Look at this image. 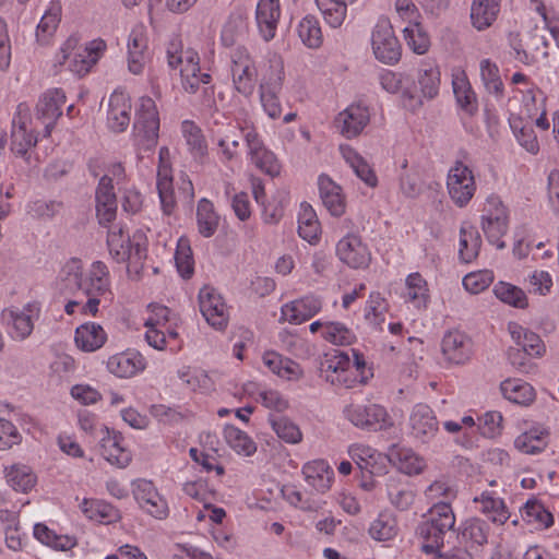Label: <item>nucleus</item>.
I'll list each match as a JSON object with an SVG mask.
<instances>
[{"mask_svg": "<svg viewBox=\"0 0 559 559\" xmlns=\"http://www.w3.org/2000/svg\"><path fill=\"white\" fill-rule=\"evenodd\" d=\"M247 146V157L250 163L263 174L277 177L282 171V164L274 152L265 146L260 134L251 128L243 135Z\"/></svg>", "mask_w": 559, "mask_h": 559, "instance_id": "obj_14", "label": "nucleus"}, {"mask_svg": "<svg viewBox=\"0 0 559 559\" xmlns=\"http://www.w3.org/2000/svg\"><path fill=\"white\" fill-rule=\"evenodd\" d=\"M107 247L116 262L127 263L130 277L140 276L147 252V239L142 230L129 234L123 227L115 225L108 231Z\"/></svg>", "mask_w": 559, "mask_h": 559, "instance_id": "obj_2", "label": "nucleus"}, {"mask_svg": "<svg viewBox=\"0 0 559 559\" xmlns=\"http://www.w3.org/2000/svg\"><path fill=\"white\" fill-rule=\"evenodd\" d=\"M150 60L148 40L143 24L134 25L127 38V66L132 74H141Z\"/></svg>", "mask_w": 559, "mask_h": 559, "instance_id": "obj_21", "label": "nucleus"}, {"mask_svg": "<svg viewBox=\"0 0 559 559\" xmlns=\"http://www.w3.org/2000/svg\"><path fill=\"white\" fill-rule=\"evenodd\" d=\"M442 426L444 431L452 436L453 442L456 445L466 450L477 447V420L471 412L465 413L460 419L444 420Z\"/></svg>", "mask_w": 559, "mask_h": 559, "instance_id": "obj_32", "label": "nucleus"}, {"mask_svg": "<svg viewBox=\"0 0 559 559\" xmlns=\"http://www.w3.org/2000/svg\"><path fill=\"white\" fill-rule=\"evenodd\" d=\"M501 394L513 404L531 405L536 399L535 389L526 381L518 378H509L500 383Z\"/></svg>", "mask_w": 559, "mask_h": 559, "instance_id": "obj_50", "label": "nucleus"}, {"mask_svg": "<svg viewBox=\"0 0 559 559\" xmlns=\"http://www.w3.org/2000/svg\"><path fill=\"white\" fill-rule=\"evenodd\" d=\"M297 35L301 43L310 48L317 49L323 43V34L319 20L311 14L304 16L297 24Z\"/></svg>", "mask_w": 559, "mask_h": 559, "instance_id": "obj_63", "label": "nucleus"}, {"mask_svg": "<svg viewBox=\"0 0 559 559\" xmlns=\"http://www.w3.org/2000/svg\"><path fill=\"white\" fill-rule=\"evenodd\" d=\"M500 10V0H474L471 8V20L478 31L489 27Z\"/></svg>", "mask_w": 559, "mask_h": 559, "instance_id": "obj_60", "label": "nucleus"}, {"mask_svg": "<svg viewBox=\"0 0 559 559\" xmlns=\"http://www.w3.org/2000/svg\"><path fill=\"white\" fill-rule=\"evenodd\" d=\"M367 533L373 542L391 546L401 533L397 515L390 509H382L369 522Z\"/></svg>", "mask_w": 559, "mask_h": 559, "instance_id": "obj_26", "label": "nucleus"}, {"mask_svg": "<svg viewBox=\"0 0 559 559\" xmlns=\"http://www.w3.org/2000/svg\"><path fill=\"white\" fill-rule=\"evenodd\" d=\"M480 228L489 243L497 249L506 248L503 237L509 229V213L499 195L490 194L485 199L480 215Z\"/></svg>", "mask_w": 559, "mask_h": 559, "instance_id": "obj_7", "label": "nucleus"}, {"mask_svg": "<svg viewBox=\"0 0 559 559\" xmlns=\"http://www.w3.org/2000/svg\"><path fill=\"white\" fill-rule=\"evenodd\" d=\"M225 442L238 455L251 456L257 451L252 438L234 425H226L223 430Z\"/></svg>", "mask_w": 559, "mask_h": 559, "instance_id": "obj_62", "label": "nucleus"}, {"mask_svg": "<svg viewBox=\"0 0 559 559\" xmlns=\"http://www.w3.org/2000/svg\"><path fill=\"white\" fill-rule=\"evenodd\" d=\"M107 50V43L103 38H94L82 45L79 41L78 60L72 61L71 73L84 76L98 63Z\"/></svg>", "mask_w": 559, "mask_h": 559, "instance_id": "obj_35", "label": "nucleus"}, {"mask_svg": "<svg viewBox=\"0 0 559 559\" xmlns=\"http://www.w3.org/2000/svg\"><path fill=\"white\" fill-rule=\"evenodd\" d=\"M343 415L355 427L371 431L384 430L393 425L386 409L378 404L350 403L344 407Z\"/></svg>", "mask_w": 559, "mask_h": 559, "instance_id": "obj_13", "label": "nucleus"}, {"mask_svg": "<svg viewBox=\"0 0 559 559\" xmlns=\"http://www.w3.org/2000/svg\"><path fill=\"white\" fill-rule=\"evenodd\" d=\"M508 331L513 342L521 347L526 355L535 358L545 355L546 346L538 334L523 328L516 322H510L508 324Z\"/></svg>", "mask_w": 559, "mask_h": 559, "instance_id": "obj_44", "label": "nucleus"}, {"mask_svg": "<svg viewBox=\"0 0 559 559\" xmlns=\"http://www.w3.org/2000/svg\"><path fill=\"white\" fill-rule=\"evenodd\" d=\"M247 130L237 123L227 122L217 126L213 131V142L217 146V156L223 164L227 165L238 157L241 132L245 133Z\"/></svg>", "mask_w": 559, "mask_h": 559, "instance_id": "obj_25", "label": "nucleus"}, {"mask_svg": "<svg viewBox=\"0 0 559 559\" xmlns=\"http://www.w3.org/2000/svg\"><path fill=\"white\" fill-rule=\"evenodd\" d=\"M219 216L214 210L213 203L207 199H201L197 206L198 231L204 238L212 237L218 227Z\"/></svg>", "mask_w": 559, "mask_h": 559, "instance_id": "obj_64", "label": "nucleus"}, {"mask_svg": "<svg viewBox=\"0 0 559 559\" xmlns=\"http://www.w3.org/2000/svg\"><path fill=\"white\" fill-rule=\"evenodd\" d=\"M336 257L350 269H366L371 261V252L361 238L355 234L342 237L335 247Z\"/></svg>", "mask_w": 559, "mask_h": 559, "instance_id": "obj_19", "label": "nucleus"}, {"mask_svg": "<svg viewBox=\"0 0 559 559\" xmlns=\"http://www.w3.org/2000/svg\"><path fill=\"white\" fill-rule=\"evenodd\" d=\"M148 316L145 319L146 329L144 338L152 348L177 353L181 349L182 341L179 336V317L168 307L159 304L147 306Z\"/></svg>", "mask_w": 559, "mask_h": 559, "instance_id": "obj_3", "label": "nucleus"}, {"mask_svg": "<svg viewBox=\"0 0 559 559\" xmlns=\"http://www.w3.org/2000/svg\"><path fill=\"white\" fill-rule=\"evenodd\" d=\"M131 98L122 90H115L108 99L106 123L110 131L120 133L127 130L131 120Z\"/></svg>", "mask_w": 559, "mask_h": 559, "instance_id": "obj_30", "label": "nucleus"}, {"mask_svg": "<svg viewBox=\"0 0 559 559\" xmlns=\"http://www.w3.org/2000/svg\"><path fill=\"white\" fill-rule=\"evenodd\" d=\"M455 524V515L449 502L435 503L428 518L418 527V535L423 539L421 550L425 554H438L443 547L444 535Z\"/></svg>", "mask_w": 559, "mask_h": 559, "instance_id": "obj_4", "label": "nucleus"}, {"mask_svg": "<svg viewBox=\"0 0 559 559\" xmlns=\"http://www.w3.org/2000/svg\"><path fill=\"white\" fill-rule=\"evenodd\" d=\"M3 475L5 484L15 492L28 493L37 484V475L34 469L23 463L4 466Z\"/></svg>", "mask_w": 559, "mask_h": 559, "instance_id": "obj_41", "label": "nucleus"}, {"mask_svg": "<svg viewBox=\"0 0 559 559\" xmlns=\"http://www.w3.org/2000/svg\"><path fill=\"white\" fill-rule=\"evenodd\" d=\"M58 278L68 286H75L86 298L84 302L70 300L64 306L67 314L79 311L82 316L97 317L114 299L110 271L100 260L85 267L80 259L72 258L62 264Z\"/></svg>", "mask_w": 559, "mask_h": 559, "instance_id": "obj_1", "label": "nucleus"}, {"mask_svg": "<svg viewBox=\"0 0 559 559\" xmlns=\"http://www.w3.org/2000/svg\"><path fill=\"white\" fill-rule=\"evenodd\" d=\"M103 437L99 442L102 456L111 465L123 468L131 460V452L124 447V439L119 431L102 428Z\"/></svg>", "mask_w": 559, "mask_h": 559, "instance_id": "obj_29", "label": "nucleus"}, {"mask_svg": "<svg viewBox=\"0 0 559 559\" xmlns=\"http://www.w3.org/2000/svg\"><path fill=\"white\" fill-rule=\"evenodd\" d=\"M40 316V307L27 302L22 307H9L1 312V322L8 336L13 341H24L31 336L35 322Z\"/></svg>", "mask_w": 559, "mask_h": 559, "instance_id": "obj_10", "label": "nucleus"}, {"mask_svg": "<svg viewBox=\"0 0 559 559\" xmlns=\"http://www.w3.org/2000/svg\"><path fill=\"white\" fill-rule=\"evenodd\" d=\"M286 79L283 57L269 51L259 64L258 91H282Z\"/></svg>", "mask_w": 559, "mask_h": 559, "instance_id": "obj_24", "label": "nucleus"}, {"mask_svg": "<svg viewBox=\"0 0 559 559\" xmlns=\"http://www.w3.org/2000/svg\"><path fill=\"white\" fill-rule=\"evenodd\" d=\"M473 342L459 330L448 331L441 340V354L449 365H465L473 357Z\"/></svg>", "mask_w": 559, "mask_h": 559, "instance_id": "obj_22", "label": "nucleus"}, {"mask_svg": "<svg viewBox=\"0 0 559 559\" xmlns=\"http://www.w3.org/2000/svg\"><path fill=\"white\" fill-rule=\"evenodd\" d=\"M481 247V238L477 228L468 223L463 222L459 231V258L464 263L473 262L479 254Z\"/></svg>", "mask_w": 559, "mask_h": 559, "instance_id": "obj_46", "label": "nucleus"}, {"mask_svg": "<svg viewBox=\"0 0 559 559\" xmlns=\"http://www.w3.org/2000/svg\"><path fill=\"white\" fill-rule=\"evenodd\" d=\"M340 152L345 163L366 186L369 188L378 186V177L373 168L355 148L344 144L340 146Z\"/></svg>", "mask_w": 559, "mask_h": 559, "instance_id": "obj_45", "label": "nucleus"}, {"mask_svg": "<svg viewBox=\"0 0 559 559\" xmlns=\"http://www.w3.org/2000/svg\"><path fill=\"white\" fill-rule=\"evenodd\" d=\"M131 488L134 501L143 513L158 521L169 516L168 500L152 480L144 478L133 480Z\"/></svg>", "mask_w": 559, "mask_h": 559, "instance_id": "obj_12", "label": "nucleus"}, {"mask_svg": "<svg viewBox=\"0 0 559 559\" xmlns=\"http://www.w3.org/2000/svg\"><path fill=\"white\" fill-rule=\"evenodd\" d=\"M297 231L299 237L311 246H317L321 240L322 228L317 212L307 202L299 205L297 214Z\"/></svg>", "mask_w": 559, "mask_h": 559, "instance_id": "obj_42", "label": "nucleus"}, {"mask_svg": "<svg viewBox=\"0 0 559 559\" xmlns=\"http://www.w3.org/2000/svg\"><path fill=\"white\" fill-rule=\"evenodd\" d=\"M79 509L86 520L103 525L117 523L122 518L117 507L103 499L83 498Z\"/></svg>", "mask_w": 559, "mask_h": 559, "instance_id": "obj_36", "label": "nucleus"}, {"mask_svg": "<svg viewBox=\"0 0 559 559\" xmlns=\"http://www.w3.org/2000/svg\"><path fill=\"white\" fill-rule=\"evenodd\" d=\"M354 360L349 361V366L345 368L337 385L345 388H354L358 384L366 383L371 377L370 368L366 366V361L361 355L353 350Z\"/></svg>", "mask_w": 559, "mask_h": 559, "instance_id": "obj_61", "label": "nucleus"}, {"mask_svg": "<svg viewBox=\"0 0 559 559\" xmlns=\"http://www.w3.org/2000/svg\"><path fill=\"white\" fill-rule=\"evenodd\" d=\"M379 82L385 92L399 94L405 107L414 109L421 105L417 88L411 84L408 75L385 69L379 74Z\"/></svg>", "mask_w": 559, "mask_h": 559, "instance_id": "obj_23", "label": "nucleus"}, {"mask_svg": "<svg viewBox=\"0 0 559 559\" xmlns=\"http://www.w3.org/2000/svg\"><path fill=\"white\" fill-rule=\"evenodd\" d=\"M479 76L486 92L496 98H501L504 92V85L498 64L489 59L479 60Z\"/></svg>", "mask_w": 559, "mask_h": 559, "instance_id": "obj_56", "label": "nucleus"}, {"mask_svg": "<svg viewBox=\"0 0 559 559\" xmlns=\"http://www.w3.org/2000/svg\"><path fill=\"white\" fill-rule=\"evenodd\" d=\"M282 10L280 0H258L255 23L261 38L269 43L275 38Z\"/></svg>", "mask_w": 559, "mask_h": 559, "instance_id": "obj_34", "label": "nucleus"}, {"mask_svg": "<svg viewBox=\"0 0 559 559\" xmlns=\"http://www.w3.org/2000/svg\"><path fill=\"white\" fill-rule=\"evenodd\" d=\"M229 72L233 88L246 98L252 97L257 88L259 66L247 48L238 47L231 52Z\"/></svg>", "mask_w": 559, "mask_h": 559, "instance_id": "obj_8", "label": "nucleus"}, {"mask_svg": "<svg viewBox=\"0 0 559 559\" xmlns=\"http://www.w3.org/2000/svg\"><path fill=\"white\" fill-rule=\"evenodd\" d=\"M522 520L537 530H545L554 524L552 514L537 499H528L520 510Z\"/></svg>", "mask_w": 559, "mask_h": 559, "instance_id": "obj_59", "label": "nucleus"}, {"mask_svg": "<svg viewBox=\"0 0 559 559\" xmlns=\"http://www.w3.org/2000/svg\"><path fill=\"white\" fill-rule=\"evenodd\" d=\"M66 94L60 88H49L39 97L36 105V117L45 126V135H50L56 121L62 115Z\"/></svg>", "mask_w": 559, "mask_h": 559, "instance_id": "obj_27", "label": "nucleus"}, {"mask_svg": "<svg viewBox=\"0 0 559 559\" xmlns=\"http://www.w3.org/2000/svg\"><path fill=\"white\" fill-rule=\"evenodd\" d=\"M159 114L153 98L142 96L135 105L133 141L139 157L155 148L158 141Z\"/></svg>", "mask_w": 559, "mask_h": 559, "instance_id": "obj_5", "label": "nucleus"}, {"mask_svg": "<svg viewBox=\"0 0 559 559\" xmlns=\"http://www.w3.org/2000/svg\"><path fill=\"white\" fill-rule=\"evenodd\" d=\"M304 479L317 493H326L334 481V471L330 464L321 459L312 460L302 466Z\"/></svg>", "mask_w": 559, "mask_h": 559, "instance_id": "obj_38", "label": "nucleus"}, {"mask_svg": "<svg viewBox=\"0 0 559 559\" xmlns=\"http://www.w3.org/2000/svg\"><path fill=\"white\" fill-rule=\"evenodd\" d=\"M476 509L493 524L502 525L509 518L510 512L500 497L491 491H484L473 499Z\"/></svg>", "mask_w": 559, "mask_h": 559, "instance_id": "obj_43", "label": "nucleus"}, {"mask_svg": "<svg viewBox=\"0 0 559 559\" xmlns=\"http://www.w3.org/2000/svg\"><path fill=\"white\" fill-rule=\"evenodd\" d=\"M169 155L170 153L167 147L159 148V165L157 168L156 187L159 195L160 207L165 215H171L176 207L171 168L168 163Z\"/></svg>", "mask_w": 559, "mask_h": 559, "instance_id": "obj_28", "label": "nucleus"}, {"mask_svg": "<svg viewBox=\"0 0 559 559\" xmlns=\"http://www.w3.org/2000/svg\"><path fill=\"white\" fill-rule=\"evenodd\" d=\"M348 454L359 468L372 475L386 473L390 463L389 453L383 454L370 445L356 443L348 448Z\"/></svg>", "mask_w": 559, "mask_h": 559, "instance_id": "obj_33", "label": "nucleus"}, {"mask_svg": "<svg viewBox=\"0 0 559 559\" xmlns=\"http://www.w3.org/2000/svg\"><path fill=\"white\" fill-rule=\"evenodd\" d=\"M447 191L457 207L467 206L477 191L473 169L461 160L455 162L448 170Z\"/></svg>", "mask_w": 559, "mask_h": 559, "instance_id": "obj_11", "label": "nucleus"}, {"mask_svg": "<svg viewBox=\"0 0 559 559\" xmlns=\"http://www.w3.org/2000/svg\"><path fill=\"white\" fill-rule=\"evenodd\" d=\"M33 535L40 544L59 551L70 550L78 544L74 536L68 534L59 535L45 523H36L33 527Z\"/></svg>", "mask_w": 559, "mask_h": 559, "instance_id": "obj_55", "label": "nucleus"}, {"mask_svg": "<svg viewBox=\"0 0 559 559\" xmlns=\"http://www.w3.org/2000/svg\"><path fill=\"white\" fill-rule=\"evenodd\" d=\"M117 213V201L114 187L108 177L100 178L96 190V215L100 224L112 222Z\"/></svg>", "mask_w": 559, "mask_h": 559, "instance_id": "obj_48", "label": "nucleus"}, {"mask_svg": "<svg viewBox=\"0 0 559 559\" xmlns=\"http://www.w3.org/2000/svg\"><path fill=\"white\" fill-rule=\"evenodd\" d=\"M108 335L102 324L87 321L74 331V345L83 353H95L107 342Z\"/></svg>", "mask_w": 559, "mask_h": 559, "instance_id": "obj_39", "label": "nucleus"}, {"mask_svg": "<svg viewBox=\"0 0 559 559\" xmlns=\"http://www.w3.org/2000/svg\"><path fill=\"white\" fill-rule=\"evenodd\" d=\"M417 88V95L423 102V98H433L437 96L440 86V71L437 64L432 62H425L417 71V80L411 81Z\"/></svg>", "mask_w": 559, "mask_h": 559, "instance_id": "obj_49", "label": "nucleus"}, {"mask_svg": "<svg viewBox=\"0 0 559 559\" xmlns=\"http://www.w3.org/2000/svg\"><path fill=\"white\" fill-rule=\"evenodd\" d=\"M37 136L34 133L32 121L26 109L19 107L12 121L11 151L15 156L22 157L28 165H33L31 150L36 145Z\"/></svg>", "mask_w": 559, "mask_h": 559, "instance_id": "obj_15", "label": "nucleus"}, {"mask_svg": "<svg viewBox=\"0 0 559 559\" xmlns=\"http://www.w3.org/2000/svg\"><path fill=\"white\" fill-rule=\"evenodd\" d=\"M390 463L407 476L421 474L427 464L426 460L411 448L393 445L389 450Z\"/></svg>", "mask_w": 559, "mask_h": 559, "instance_id": "obj_40", "label": "nucleus"}, {"mask_svg": "<svg viewBox=\"0 0 559 559\" xmlns=\"http://www.w3.org/2000/svg\"><path fill=\"white\" fill-rule=\"evenodd\" d=\"M548 430L543 426H533L514 440L515 448L525 454L543 452L548 444Z\"/></svg>", "mask_w": 559, "mask_h": 559, "instance_id": "obj_54", "label": "nucleus"}, {"mask_svg": "<svg viewBox=\"0 0 559 559\" xmlns=\"http://www.w3.org/2000/svg\"><path fill=\"white\" fill-rule=\"evenodd\" d=\"M318 188L326 211L332 216H343L346 212V197L343 188L325 174L318 177Z\"/></svg>", "mask_w": 559, "mask_h": 559, "instance_id": "obj_37", "label": "nucleus"}, {"mask_svg": "<svg viewBox=\"0 0 559 559\" xmlns=\"http://www.w3.org/2000/svg\"><path fill=\"white\" fill-rule=\"evenodd\" d=\"M409 435L421 443L429 442L439 431L435 411L425 403L415 404L408 416Z\"/></svg>", "mask_w": 559, "mask_h": 559, "instance_id": "obj_18", "label": "nucleus"}, {"mask_svg": "<svg viewBox=\"0 0 559 559\" xmlns=\"http://www.w3.org/2000/svg\"><path fill=\"white\" fill-rule=\"evenodd\" d=\"M357 0H314L325 25L337 29L343 26L347 19L348 7Z\"/></svg>", "mask_w": 559, "mask_h": 559, "instance_id": "obj_47", "label": "nucleus"}, {"mask_svg": "<svg viewBox=\"0 0 559 559\" xmlns=\"http://www.w3.org/2000/svg\"><path fill=\"white\" fill-rule=\"evenodd\" d=\"M370 122L369 107L355 102L343 109L335 118V126L346 139L357 138Z\"/></svg>", "mask_w": 559, "mask_h": 559, "instance_id": "obj_20", "label": "nucleus"}, {"mask_svg": "<svg viewBox=\"0 0 559 559\" xmlns=\"http://www.w3.org/2000/svg\"><path fill=\"white\" fill-rule=\"evenodd\" d=\"M106 370L118 379H131L141 374L147 367L144 355L135 348L115 353L105 361Z\"/></svg>", "mask_w": 559, "mask_h": 559, "instance_id": "obj_16", "label": "nucleus"}, {"mask_svg": "<svg viewBox=\"0 0 559 559\" xmlns=\"http://www.w3.org/2000/svg\"><path fill=\"white\" fill-rule=\"evenodd\" d=\"M370 47L373 57L381 63L395 64L402 56V46L389 17L381 15L370 32Z\"/></svg>", "mask_w": 559, "mask_h": 559, "instance_id": "obj_9", "label": "nucleus"}, {"mask_svg": "<svg viewBox=\"0 0 559 559\" xmlns=\"http://www.w3.org/2000/svg\"><path fill=\"white\" fill-rule=\"evenodd\" d=\"M386 496L389 502L401 511L409 509L415 500V492L411 485L393 476L388 478Z\"/></svg>", "mask_w": 559, "mask_h": 559, "instance_id": "obj_57", "label": "nucleus"}, {"mask_svg": "<svg viewBox=\"0 0 559 559\" xmlns=\"http://www.w3.org/2000/svg\"><path fill=\"white\" fill-rule=\"evenodd\" d=\"M323 307V301L314 295H307L292 300L281 307V320L290 324H300L316 314Z\"/></svg>", "mask_w": 559, "mask_h": 559, "instance_id": "obj_31", "label": "nucleus"}, {"mask_svg": "<svg viewBox=\"0 0 559 559\" xmlns=\"http://www.w3.org/2000/svg\"><path fill=\"white\" fill-rule=\"evenodd\" d=\"M451 78L457 105L467 112H473L476 109V94L472 88L465 70L462 68L452 69Z\"/></svg>", "mask_w": 559, "mask_h": 559, "instance_id": "obj_51", "label": "nucleus"}, {"mask_svg": "<svg viewBox=\"0 0 559 559\" xmlns=\"http://www.w3.org/2000/svg\"><path fill=\"white\" fill-rule=\"evenodd\" d=\"M177 377L190 391L207 394L214 390V381L209 373L198 367L182 366L177 370Z\"/></svg>", "mask_w": 559, "mask_h": 559, "instance_id": "obj_53", "label": "nucleus"}, {"mask_svg": "<svg viewBox=\"0 0 559 559\" xmlns=\"http://www.w3.org/2000/svg\"><path fill=\"white\" fill-rule=\"evenodd\" d=\"M167 61L171 69L179 70L181 86L187 93L194 94L211 81V75L201 70L200 57L194 49H168Z\"/></svg>", "mask_w": 559, "mask_h": 559, "instance_id": "obj_6", "label": "nucleus"}, {"mask_svg": "<svg viewBox=\"0 0 559 559\" xmlns=\"http://www.w3.org/2000/svg\"><path fill=\"white\" fill-rule=\"evenodd\" d=\"M404 299L417 309H426L430 300V293L427 281L424 276L414 272L405 278Z\"/></svg>", "mask_w": 559, "mask_h": 559, "instance_id": "obj_52", "label": "nucleus"}, {"mask_svg": "<svg viewBox=\"0 0 559 559\" xmlns=\"http://www.w3.org/2000/svg\"><path fill=\"white\" fill-rule=\"evenodd\" d=\"M492 294L499 301L512 308L526 309L530 305L524 289L506 281H498L492 287Z\"/></svg>", "mask_w": 559, "mask_h": 559, "instance_id": "obj_58", "label": "nucleus"}, {"mask_svg": "<svg viewBox=\"0 0 559 559\" xmlns=\"http://www.w3.org/2000/svg\"><path fill=\"white\" fill-rule=\"evenodd\" d=\"M199 308L205 321L216 330L228 323V308L222 295L211 286H204L198 295Z\"/></svg>", "mask_w": 559, "mask_h": 559, "instance_id": "obj_17", "label": "nucleus"}]
</instances>
